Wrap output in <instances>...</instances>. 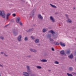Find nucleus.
I'll list each match as a JSON object with an SVG mask.
<instances>
[{
	"label": "nucleus",
	"mask_w": 76,
	"mask_h": 76,
	"mask_svg": "<svg viewBox=\"0 0 76 76\" xmlns=\"http://www.w3.org/2000/svg\"><path fill=\"white\" fill-rule=\"evenodd\" d=\"M16 21L17 23H19V24L21 26H22V25H23L22 23L21 22H19V21H20V18L19 17H18L17 18V19H16Z\"/></svg>",
	"instance_id": "nucleus-4"
},
{
	"label": "nucleus",
	"mask_w": 76,
	"mask_h": 76,
	"mask_svg": "<svg viewBox=\"0 0 76 76\" xmlns=\"http://www.w3.org/2000/svg\"><path fill=\"white\" fill-rule=\"evenodd\" d=\"M50 19L51 20L52 22H55V20H54V18H53V17L52 16H51L50 17Z\"/></svg>",
	"instance_id": "nucleus-12"
},
{
	"label": "nucleus",
	"mask_w": 76,
	"mask_h": 76,
	"mask_svg": "<svg viewBox=\"0 0 76 76\" xmlns=\"http://www.w3.org/2000/svg\"><path fill=\"white\" fill-rule=\"evenodd\" d=\"M52 38H53V39H56V38H57V36L54 34L52 35Z\"/></svg>",
	"instance_id": "nucleus-20"
},
{
	"label": "nucleus",
	"mask_w": 76,
	"mask_h": 76,
	"mask_svg": "<svg viewBox=\"0 0 76 76\" xmlns=\"http://www.w3.org/2000/svg\"><path fill=\"white\" fill-rule=\"evenodd\" d=\"M22 38V36L20 35L17 37V39L18 41H21V39Z\"/></svg>",
	"instance_id": "nucleus-7"
},
{
	"label": "nucleus",
	"mask_w": 76,
	"mask_h": 76,
	"mask_svg": "<svg viewBox=\"0 0 76 76\" xmlns=\"http://www.w3.org/2000/svg\"><path fill=\"white\" fill-rule=\"evenodd\" d=\"M60 44L62 47H65L66 46V45L64 44V43H62V42H60Z\"/></svg>",
	"instance_id": "nucleus-17"
},
{
	"label": "nucleus",
	"mask_w": 76,
	"mask_h": 76,
	"mask_svg": "<svg viewBox=\"0 0 76 76\" xmlns=\"http://www.w3.org/2000/svg\"><path fill=\"white\" fill-rule=\"evenodd\" d=\"M34 31V28H31L29 29V30H27L26 31L27 32H32V31Z\"/></svg>",
	"instance_id": "nucleus-11"
},
{
	"label": "nucleus",
	"mask_w": 76,
	"mask_h": 76,
	"mask_svg": "<svg viewBox=\"0 0 76 76\" xmlns=\"http://www.w3.org/2000/svg\"><path fill=\"white\" fill-rule=\"evenodd\" d=\"M67 75L68 76H73V75L71 74H69V73H67Z\"/></svg>",
	"instance_id": "nucleus-30"
},
{
	"label": "nucleus",
	"mask_w": 76,
	"mask_h": 76,
	"mask_svg": "<svg viewBox=\"0 0 76 76\" xmlns=\"http://www.w3.org/2000/svg\"><path fill=\"white\" fill-rule=\"evenodd\" d=\"M10 16V14L8 13L6 15V19L7 20L9 19V17Z\"/></svg>",
	"instance_id": "nucleus-14"
},
{
	"label": "nucleus",
	"mask_w": 76,
	"mask_h": 76,
	"mask_svg": "<svg viewBox=\"0 0 76 76\" xmlns=\"http://www.w3.org/2000/svg\"><path fill=\"white\" fill-rule=\"evenodd\" d=\"M21 1H23V2H25V1H23V0H22Z\"/></svg>",
	"instance_id": "nucleus-46"
},
{
	"label": "nucleus",
	"mask_w": 76,
	"mask_h": 76,
	"mask_svg": "<svg viewBox=\"0 0 76 76\" xmlns=\"http://www.w3.org/2000/svg\"><path fill=\"white\" fill-rule=\"evenodd\" d=\"M0 67H3V65H1V64H0Z\"/></svg>",
	"instance_id": "nucleus-38"
},
{
	"label": "nucleus",
	"mask_w": 76,
	"mask_h": 76,
	"mask_svg": "<svg viewBox=\"0 0 76 76\" xmlns=\"http://www.w3.org/2000/svg\"><path fill=\"white\" fill-rule=\"evenodd\" d=\"M31 38L32 39H35V38L32 36H31Z\"/></svg>",
	"instance_id": "nucleus-33"
},
{
	"label": "nucleus",
	"mask_w": 76,
	"mask_h": 76,
	"mask_svg": "<svg viewBox=\"0 0 76 76\" xmlns=\"http://www.w3.org/2000/svg\"><path fill=\"white\" fill-rule=\"evenodd\" d=\"M56 14H58V13H56Z\"/></svg>",
	"instance_id": "nucleus-53"
},
{
	"label": "nucleus",
	"mask_w": 76,
	"mask_h": 76,
	"mask_svg": "<svg viewBox=\"0 0 76 76\" xmlns=\"http://www.w3.org/2000/svg\"><path fill=\"white\" fill-rule=\"evenodd\" d=\"M68 57L70 58H72L73 57V55L71 54L68 56Z\"/></svg>",
	"instance_id": "nucleus-26"
},
{
	"label": "nucleus",
	"mask_w": 76,
	"mask_h": 76,
	"mask_svg": "<svg viewBox=\"0 0 76 76\" xmlns=\"http://www.w3.org/2000/svg\"><path fill=\"white\" fill-rule=\"evenodd\" d=\"M39 40L38 39H35L34 41L35 42L36 44H38L39 43Z\"/></svg>",
	"instance_id": "nucleus-13"
},
{
	"label": "nucleus",
	"mask_w": 76,
	"mask_h": 76,
	"mask_svg": "<svg viewBox=\"0 0 76 76\" xmlns=\"http://www.w3.org/2000/svg\"><path fill=\"white\" fill-rule=\"evenodd\" d=\"M0 16H1L3 18H6V14L4 13V12L3 11H0Z\"/></svg>",
	"instance_id": "nucleus-2"
},
{
	"label": "nucleus",
	"mask_w": 76,
	"mask_h": 76,
	"mask_svg": "<svg viewBox=\"0 0 76 76\" xmlns=\"http://www.w3.org/2000/svg\"><path fill=\"white\" fill-rule=\"evenodd\" d=\"M40 61L42 62H47V60L46 59H40Z\"/></svg>",
	"instance_id": "nucleus-21"
},
{
	"label": "nucleus",
	"mask_w": 76,
	"mask_h": 76,
	"mask_svg": "<svg viewBox=\"0 0 76 76\" xmlns=\"http://www.w3.org/2000/svg\"><path fill=\"white\" fill-rule=\"evenodd\" d=\"M60 54L62 55H64V50L61 51H60Z\"/></svg>",
	"instance_id": "nucleus-19"
},
{
	"label": "nucleus",
	"mask_w": 76,
	"mask_h": 76,
	"mask_svg": "<svg viewBox=\"0 0 76 76\" xmlns=\"http://www.w3.org/2000/svg\"><path fill=\"white\" fill-rule=\"evenodd\" d=\"M65 16H66V17H67H67L68 16V15H66Z\"/></svg>",
	"instance_id": "nucleus-40"
},
{
	"label": "nucleus",
	"mask_w": 76,
	"mask_h": 76,
	"mask_svg": "<svg viewBox=\"0 0 76 76\" xmlns=\"http://www.w3.org/2000/svg\"><path fill=\"white\" fill-rule=\"evenodd\" d=\"M9 24H7V25H6L5 26V27H7V26H9Z\"/></svg>",
	"instance_id": "nucleus-39"
},
{
	"label": "nucleus",
	"mask_w": 76,
	"mask_h": 76,
	"mask_svg": "<svg viewBox=\"0 0 76 76\" xmlns=\"http://www.w3.org/2000/svg\"><path fill=\"white\" fill-rule=\"evenodd\" d=\"M36 11V9H34L31 12V15L33 17H34V13Z\"/></svg>",
	"instance_id": "nucleus-6"
},
{
	"label": "nucleus",
	"mask_w": 76,
	"mask_h": 76,
	"mask_svg": "<svg viewBox=\"0 0 76 76\" xmlns=\"http://www.w3.org/2000/svg\"><path fill=\"white\" fill-rule=\"evenodd\" d=\"M51 33L52 34V35H54L55 34V32L53 31V30H51Z\"/></svg>",
	"instance_id": "nucleus-24"
},
{
	"label": "nucleus",
	"mask_w": 76,
	"mask_h": 76,
	"mask_svg": "<svg viewBox=\"0 0 76 76\" xmlns=\"http://www.w3.org/2000/svg\"><path fill=\"white\" fill-rule=\"evenodd\" d=\"M51 37L52 35L51 34H48L46 36V37L47 39H50V38H51Z\"/></svg>",
	"instance_id": "nucleus-5"
},
{
	"label": "nucleus",
	"mask_w": 76,
	"mask_h": 76,
	"mask_svg": "<svg viewBox=\"0 0 76 76\" xmlns=\"http://www.w3.org/2000/svg\"><path fill=\"white\" fill-rule=\"evenodd\" d=\"M73 74H74V75H75V74H76V73H75V72H73Z\"/></svg>",
	"instance_id": "nucleus-45"
},
{
	"label": "nucleus",
	"mask_w": 76,
	"mask_h": 76,
	"mask_svg": "<svg viewBox=\"0 0 76 76\" xmlns=\"http://www.w3.org/2000/svg\"><path fill=\"white\" fill-rule=\"evenodd\" d=\"M15 22L14 20H12V23H13V22Z\"/></svg>",
	"instance_id": "nucleus-43"
},
{
	"label": "nucleus",
	"mask_w": 76,
	"mask_h": 76,
	"mask_svg": "<svg viewBox=\"0 0 76 76\" xmlns=\"http://www.w3.org/2000/svg\"><path fill=\"white\" fill-rule=\"evenodd\" d=\"M26 67L27 68V73L29 75V74H31L32 72H31V69L29 68V66H27Z\"/></svg>",
	"instance_id": "nucleus-3"
},
{
	"label": "nucleus",
	"mask_w": 76,
	"mask_h": 76,
	"mask_svg": "<svg viewBox=\"0 0 76 76\" xmlns=\"http://www.w3.org/2000/svg\"><path fill=\"white\" fill-rule=\"evenodd\" d=\"M70 50L69 49H68L66 52V54H70Z\"/></svg>",
	"instance_id": "nucleus-16"
},
{
	"label": "nucleus",
	"mask_w": 76,
	"mask_h": 76,
	"mask_svg": "<svg viewBox=\"0 0 76 76\" xmlns=\"http://www.w3.org/2000/svg\"><path fill=\"white\" fill-rule=\"evenodd\" d=\"M36 67L37 69H42V67H41V66H36Z\"/></svg>",
	"instance_id": "nucleus-28"
},
{
	"label": "nucleus",
	"mask_w": 76,
	"mask_h": 76,
	"mask_svg": "<svg viewBox=\"0 0 76 76\" xmlns=\"http://www.w3.org/2000/svg\"><path fill=\"white\" fill-rule=\"evenodd\" d=\"M31 57V56L29 55V56H26V57H28L29 58H30V57Z\"/></svg>",
	"instance_id": "nucleus-36"
},
{
	"label": "nucleus",
	"mask_w": 76,
	"mask_h": 76,
	"mask_svg": "<svg viewBox=\"0 0 76 76\" xmlns=\"http://www.w3.org/2000/svg\"><path fill=\"white\" fill-rule=\"evenodd\" d=\"M73 9L74 10H75V7H74Z\"/></svg>",
	"instance_id": "nucleus-48"
},
{
	"label": "nucleus",
	"mask_w": 76,
	"mask_h": 76,
	"mask_svg": "<svg viewBox=\"0 0 76 76\" xmlns=\"http://www.w3.org/2000/svg\"><path fill=\"white\" fill-rule=\"evenodd\" d=\"M12 15L13 16H14V17H15V16H16V14L15 13L13 14Z\"/></svg>",
	"instance_id": "nucleus-35"
},
{
	"label": "nucleus",
	"mask_w": 76,
	"mask_h": 76,
	"mask_svg": "<svg viewBox=\"0 0 76 76\" xmlns=\"http://www.w3.org/2000/svg\"><path fill=\"white\" fill-rule=\"evenodd\" d=\"M4 56H5V57H7V55H6V54H5Z\"/></svg>",
	"instance_id": "nucleus-41"
},
{
	"label": "nucleus",
	"mask_w": 76,
	"mask_h": 76,
	"mask_svg": "<svg viewBox=\"0 0 76 76\" xmlns=\"http://www.w3.org/2000/svg\"><path fill=\"white\" fill-rule=\"evenodd\" d=\"M30 76H36L34 74H31L30 75Z\"/></svg>",
	"instance_id": "nucleus-34"
},
{
	"label": "nucleus",
	"mask_w": 76,
	"mask_h": 76,
	"mask_svg": "<svg viewBox=\"0 0 76 76\" xmlns=\"http://www.w3.org/2000/svg\"><path fill=\"white\" fill-rule=\"evenodd\" d=\"M49 42L50 44H54V42H53V41H54V40L51 38L49 39Z\"/></svg>",
	"instance_id": "nucleus-8"
},
{
	"label": "nucleus",
	"mask_w": 76,
	"mask_h": 76,
	"mask_svg": "<svg viewBox=\"0 0 76 76\" xmlns=\"http://www.w3.org/2000/svg\"><path fill=\"white\" fill-rule=\"evenodd\" d=\"M48 32H50V33H51V30H50V31H49Z\"/></svg>",
	"instance_id": "nucleus-51"
},
{
	"label": "nucleus",
	"mask_w": 76,
	"mask_h": 76,
	"mask_svg": "<svg viewBox=\"0 0 76 76\" xmlns=\"http://www.w3.org/2000/svg\"><path fill=\"white\" fill-rule=\"evenodd\" d=\"M52 51H54V48H52Z\"/></svg>",
	"instance_id": "nucleus-37"
},
{
	"label": "nucleus",
	"mask_w": 76,
	"mask_h": 76,
	"mask_svg": "<svg viewBox=\"0 0 76 76\" xmlns=\"http://www.w3.org/2000/svg\"><path fill=\"white\" fill-rule=\"evenodd\" d=\"M0 76H1V74L0 73Z\"/></svg>",
	"instance_id": "nucleus-52"
},
{
	"label": "nucleus",
	"mask_w": 76,
	"mask_h": 76,
	"mask_svg": "<svg viewBox=\"0 0 76 76\" xmlns=\"http://www.w3.org/2000/svg\"><path fill=\"white\" fill-rule=\"evenodd\" d=\"M55 64H59V62L57 61H55L54 62Z\"/></svg>",
	"instance_id": "nucleus-31"
},
{
	"label": "nucleus",
	"mask_w": 76,
	"mask_h": 76,
	"mask_svg": "<svg viewBox=\"0 0 76 76\" xmlns=\"http://www.w3.org/2000/svg\"><path fill=\"white\" fill-rule=\"evenodd\" d=\"M4 53L3 52H1V54H3Z\"/></svg>",
	"instance_id": "nucleus-42"
},
{
	"label": "nucleus",
	"mask_w": 76,
	"mask_h": 76,
	"mask_svg": "<svg viewBox=\"0 0 76 76\" xmlns=\"http://www.w3.org/2000/svg\"><path fill=\"white\" fill-rule=\"evenodd\" d=\"M73 69V67H70L69 68V71H72Z\"/></svg>",
	"instance_id": "nucleus-27"
},
{
	"label": "nucleus",
	"mask_w": 76,
	"mask_h": 76,
	"mask_svg": "<svg viewBox=\"0 0 76 76\" xmlns=\"http://www.w3.org/2000/svg\"><path fill=\"white\" fill-rule=\"evenodd\" d=\"M30 51L31 52H33V53H36V50L33 49H31Z\"/></svg>",
	"instance_id": "nucleus-15"
},
{
	"label": "nucleus",
	"mask_w": 76,
	"mask_h": 76,
	"mask_svg": "<svg viewBox=\"0 0 76 76\" xmlns=\"http://www.w3.org/2000/svg\"><path fill=\"white\" fill-rule=\"evenodd\" d=\"M23 75L25 76H29V74L28 72H24L23 73Z\"/></svg>",
	"instance_id": "nucleus-10"
},
{
	"label": "nucleus",
	"mask_w": 76,
	"mask_h": 76,
	"mask_svg": "<svg viewBox=\"0 0 76 76\" xmlns=\"http://www.w3.org/2000/svg\"><path fill=\"white\" fill-rule=\"evenodd\" d=\"M66 22L68 23H72V22L71 20L70 19H69L67 20H66Z\"/></svg>",
	"instance_id": "nucleus-23"
},
{
	"label": "nucleus",
	"mask_w": 76,
	"mask_h": 76,
	"mask_svg": "<svg viewBox=\"0 0 76 76\" xmlns=\"http://www.w3.org/2000/svg\"><path fill=\"white\" fill-rule=\"evenodd\" d=\"M24 40L26 41H27V40H28V37H25L24 38Z\"/></svg>",
	"instance_id": "nucleus-29"
},
{
	"label": "nucleus",
	"mask_w": 76,
	"mask_h": 76,
	"mask_svg": "<svg viewBox=\"0 0 76 76\" xmlns=\"http://www.w3.org/2000/svg\"><path fill=\"white\" fill-rule=\"evenodd\" d=\"M35 24H34L33 25V26H35Z\"/></svg>",
	"instance_id": "nucleus-47"
},
{
	"label": "nucleus",
	"mask_w": 76,
	"mask_h": 76,
	"mask_svg": "<svg viewBox=\"0 0 76 76\" xmlns=\"http://www.w3.org/2000/svg\"><path fill=\"white\" fill-rule=\"evenodd\" d=\"M50 5L52 7H53V8H57V7H56V6L55 5H53L51 4H50Z\"/></svg>",
	"instance_id": "nucleus-22"
},
{
	"label": "nucleus",
	"mask_w": 76,
	"mask_h": 76,
	"mask_svg": "<svg viewBox=\"0 0 76 76\" xmlns=\"http://www.w3.org/2000/svg\"><path fill=\"white\" fill-rule=\"evenodd\" d=\"M54 44L55 45H59V43H58V42H53V44Z\"/></svg>",
	"instance_id": "nucleus-18"
},
{
	"label": "nucleus",
	"mask_w": 76,
	"mask_h": 76,
	"mask_svg": "<svg viewBox=\"0 0 76 76\" xmlns=\"http://www.w3.org/2000/svg\"><path fill=\"white\" fill-rule=\"evenodd\" d=\"M48 72H51V70H48Z\"/></svg>",
	"instance_id": "nucleus-44"
},
{
	"label": "nucleus",
	"mask_w": 76,
	"mask_h": 76,
	"mask_svg": "<svg viewBox=\"0 0 76 76\" xmlns=\"http://www.w3.org/2000/svg\"><path fill=\"white\" fill-rule=\"evenodd\" d=\"M38 18L41 20H42V19H43V17L42 16H41V14H39L38 15Z\"/></svg>",
	"instance_id": "nucleus-9"
},
{
	"label": "nucleus",
	"mask_w": 76,
	"mask_h": 76,
	"mask_svg": "<svg viewBox=\"0 0 76 76\" xmlns=\"http://www.w3.org/2000/svg\"><path fill=\"white\" fill-rule=\"evenodd\" d=\"M38 45H39V46L40 45V44H38Z\"/></svg>",
	"instance_id": "nucleus-50"
},
{
	"label": "nucleus",
	"mask_w": 76,
	"mask_h": 76,
	"mask_svg": "<svg viewBox=\"0 0 76 76\" xmlns=\"http://www.w3.org/2000/svg\"><path fill=\"white\" fill-rule=\"evenodd\" d=\"M42 31L44 33H45L47 31V29L44 28L42 29Z\"/></svg>",
	"instance_id": "nucleus-25"
},
{
	"label": "nucleus",
	"mask_w": 76,
	"mask_h": 76,
	"mask_svg": "<svg viewBox=\"0 0 76 76\" xmlns=\"http://www.w3.org/2000/svg\"><path fill=\"white\" fill-rule=\"evenodd\" d=\"M0 39H2V40H3V39H4V37H3L2 36H0Z\"/></svg>",
	"instance_id": "nucleus-32"
},
{
	"label": "nucleus",
	"mask_w": 76,
	"mask_h": 76,
	"mask_svg": "<svg viewBox=\"0 0 76 76\" xmlns=\"http://www.w3.org/2000/svg\"><path fill=\"white\" fill-rule=\"evenodd\" d=\"M3 54H4V55H5V54H5V53H3Z\"/></svg>",
	"instance_id": "nucleus-49"
},
{
	"label": "nucleus",
	"mask_w": 76,
	"mask_h": 76,
	"mask_svg": "<svg viewBox=\"0 0 76 76\" xmlns=\"http://www.w3.org/2000/svg\"><path fill=\"white\" fill-rule=\"evenodd\" d=\"M18 32H19V29L16 28H14L12 31V33L14 36L18 35Z\"/></svg>",
	"instance_id": "nucleus-1"
}]
</instances>
